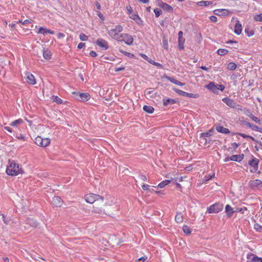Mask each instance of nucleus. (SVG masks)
Masks as SVG:
<instances>
[{"label":"nucleus","instance_id":"36","mask_svg":"<svg viewBox=\"0 0 262 262\" xmlns=\"http://www.w3.org/2000/svg\"><path fill=\"white\" fill-rule=\"evenodd\" d=\"M212 3L210 1H202L197 3V4L200 6H206L209 5H211Z\"/></svg>","mask_w":262,"mask_h":262},{"label":"nucleus","instance_id":"14","mask_svg":"<svg viewBox=\"0 0 262 262\" xmlns=\"http://www.w3.org/2000/svg\"><path fill=\"white\" fill-rule=\"evenodd\" d=\"M247 257L249 259L247 262H262V258L253 254H248Z\"/></svg>","mask_w":262,"mask_h":262},{"label":"nucleus","instance_id":"64","mask_svg":"<svg viewBox=\"0 0 262 262\" xmlns=\"http://www.w3.org/2000/svg\"><path fill=\"white\" fill-rule=\"evenodd\" d=\"M147 257L146 256L140 257L138 259V261H142L143 262L145 261L147 259Z\"/></svg>","mask_w":262,"mask_h":262},{"label":"nucleus","instance_id":"3","mask_svg":"<svg viewBox=\"0 0 262 262\" xmlns=\"http://www.w3.org/2000/svg\"><path fill=\"white\" fill-rule=\"evenodd\" d=\"M123 27L121 25H117L115 26L114 29L110 30L108 32V35L115 40L119 41L120 39V34L119 33L122 32Z\"/></svg>","mask_w":262,"mask_h":262},{"label":"nucleus","instance_id":"26","mask_svg":"<svg viewBox=\"0 0 262 262\" xmlns=\"http://www.w3.org/2000/svg\"><path fill=\"white\" fill-rule=\"evenodd\" d=\"M166 78L167 79H168L169 81H170L171 82H172L176 85H180V86H183L185 85V83H182V82L177 80V79H176L175 78H174L173 77L166 76Z\"/></svg>","mask_w":262,"mask_h":262},{"label":"nucleus","instance_id":"42","mask_svg":"<svg viewBox=\"0 0 262 262\" xmlns=\"http://www.w3.org/2000/svg\"><path fill=\"white\" fill-rule=\"evenodd\" d=\"M245 33L249 37L253 36L254 34L253 30H249V29H245Z\"/></svg>","mask_w":262,"mask_h":262},{"label":"nucleus","instance_id":"16","mask_svg":"<svg viewBox=\"0 0 262 262\" xmlns=\"http://www.w3.org/2000/svg\"><path fill=\"white\" fill-rule=\"evenodd\" d=\"M250 185L252 188L260 189L262 188V182L259 180H255L250 182Z\"/></svg>","mask_w":262,"mask_h":262},{"label":"nucleus","instance_id":"17","mask_svg":"<svg viewBox=\"0 0 262 262\" xmlns=\"http://www.w3.org/2000/svg\"><path fill=\"white\" fill-rule=\"evenodd\" d=\"M159 5L161 8L165 11L172 12L173 10V8L171 6L161 1L159 2Z\"/></svg>","mask_w":262,"mask_h":262},{"label":"nucleus","instance_id":"30","mask_svg":"<svg viewBox=\"0 0 262 262\" xmlns=\"http://www.w3.org/2000/svg\"><path fill=\"white\" fill-rule=\"evenodd\" d=\"M43 56L46 60H49L51 58V53L49 50H43Z\"/></svg>","mask_w":262,"mask_h":262},{"label":"nucleus","instance_id":"52","mask_svg":"<svg viewBox=\"0 0 262 262\" xmlns=\"http://www.w3.org/2000/svg\"><path fill=\"white\" fill-rule=\"evenodd\" d=\"M139 179L140 180H141V181H144V182H145V181H147V178H146V176H144V175H143V174H140V175L139 176Z\"/></svg>","mask_w":262,"mask_h":262},{"label":"nucleus","instance_id":"41","mask_svg":"<svg viewBox=\"0 0 262 262\" xmlns=\"http://www.w3.org/2000/svg\"><path fill=\"white\" fill-rule=\"evenodd\" d=\"M148 62L154 65V66H156L161 69L163 68V66L161 64H160V63H158V62H156L151 59L149 60H148Z\"/></svg>","mask_w":262,"mask_h":262},{"label":"nucleus","instance_id":"6","mask_svg":"<svg viewBox=\"0 0 262 262\" xmlns=\"http://www.w3.org/2000/svg\"><path fill=\"white\" fill-rule=\"evenodd\" d=\"M102 197L94 193L88 194L85 196V200L86 202L90 204H95V202L98 201Z\"/></svg>","mask_w":262,"mask_h":262},{"label":"nucleus","instance_id":"8","mask_svg":"<svg viewBox=\"0 0 262 262\" xmlns=\"http://www.w3.org/2000/svg\"><path fill=\"white\" fill-rule=\"evenodd\" d=\"M134 41L133 37L132 35L123 33L120 34V39H119L118 41H124L126 44L128 45H130L133 43Z\"/></svg>","mask_w":262,"mask_h":262},{"label":"nucleus","instance_id":"15","mask_svg":"<svg viewBox=\"0 0 262 262\" xmlns=\"http://www.w3.org/2000/svg\"><path fill=\"white\" fill-rule=\"evenodd\" d=\"M223 101L229 107L232 108H236L237 106L235 102L233 100L228 98H224Z\"/></svg>","mask_w":262,"mask_h":262},{"label":"nucleus","instance_id":"25","mask_svg":"<svg viewBox=\"0 0 262 262\" xmlns=\"http://www.w3.org/2000/svg\"><path fill=\"white\" fill-rule=\"evenodd\" d=\"M184 216L180 212H177L175 216V221L177 223H182L183 222Z\"/></svg>","mask_w":262,"mask_h":262},{"label":"nucleus","instance_id":"7","mask_svg":"<svg viewBox=\"0 0 262 262\" xmlns=\"http://www.w3.org/2000/svg\"><path fill=\"white\" fill-rule=\"evenodd\" d=\"M223 209V204L221 203H216L211 205L207 208V211L209 213H218Z\"/></svg>","mask_w":262,"mask_h":262},{"label":"nucleus","instance_id":"21","mask_svg":"<svg viewBox=\"0 0 262 262\" xmlns=\"http://www.w3.org/2000/svg\"><path fill=\"white\" fill-rule=\"evenodd\" d=\"M37 33L38 34H42L43 35H45L47 33H49L51 34H54V32L53 31H52L51 30L48 29H47L46 28H43V27H40L39 28L38 31L37 32Z\"/></svg>","mask_w":262,"mask_h":262},{"label":"nucleus","instance_id":"39","mask_svg":"<svg viewBox=\"0 0 262 262\" xmlns=\"http://www.w3.org/2000/svg\"><path fill=\"white\" fill-rule=\"evenodd\" d=\"M228 52V51L224 49H220L217 50V53L221 56L226 54Z\"/></svg>","mask_w":262,"mask_h":262},{"label":"nucleus","instance_id":"47","mask_svg":"<svg viewBox=\"0 0 262 262\" xmlns=\"http://www.w3.org/2000/svg\"><path fill=\"white\" fill-rule=\"evenodd\" d=\"M53 101L58 104H61L62 100L57 96H53Z\"/></svg>","mask_w":262,"mask_h":262},{"label":"nucleus","instance_id":"5","mask_svg":"<svg viewBox=\"0 0 262 262\" xmlns=\"http://www.w3.org/2000/svg\"><path fill=\"white\" fill-rule=\"evenodd\" d=\"M72 94L74 95L75 98L79 101H88L91 97L90 94L85 93L73 92Z\"/></svg>","mask_w":262,"mask_h":262},{"label":"nucleus","instance_id":"49","mask_svg":"<svg viewBox=\"0 0 262 262\" xmlns=\"http://www.w3.org/2000/svg\"><path fill=\"white\" fill-rule=\"evenodd\" d=\"M154 13L157 17H159L161 14V10L159 9H155Z\"/></svg>","mask_w":262,"mask_h":262},{"label":"nucleus","instance_id":"32","mask_svg":"<svg viewBox=\"0 0 262 262\" xmlns=\"http://www.w3.org/2000/svg\"><path fill=\"white\" fill-rule=\"evenodd\" d=\"M129 17L133 20H135L138 24H139L141 21V18L139 16L136 14H132L129 16Z\"/></svg>","mask_w":262,"mask_h":262},{"label":"nucleus","instance_id":"62","mask_svg":"<svg viewBox=\"0 0 262 262\" xmlns=\"http://www.w3.org/2000/svg\"><path fill=\"white\" fill-rule=\"evenodd\" d=\"M149 186L148 185H147V184H144L142 186V188L145 190H147L148 189V188H149Z\"/></svg>","mask_w":262,"mask_h":262},{"label":"nucleus","instance_id":"59","mask_svg":"<svg viewBox=\"0 0 262 262\" xmlns=\"http://www.w3.org/2000/svg\"><path fill=\"white\" fill-rule=\"evenodd\" d=\"M211 20L213 22H216L217 21V17L215 16H211L210 17Z\"/></svg>","mask_w":262,"mask_h":262},{"label":"nucleus","instance_id":"27","mask_svg":"<svg viewBox=\"0 0 262 262\" xmlns=\"http://www.w3.org/2000/svg\"><path fill=\"white\" fill-rule=\"evenodd\" d=\"M225 211L227 216L230 217L232 215L233 213L236 211H234L233 208L229 205H227L225 206Z\"/></svg>","mask_w":262,"mask_h":262},{"label":"nucleus","instance_id":"56","mask_svg":"<svg viewBox=\"0 0 262 262\" xmlns=\"http://www.w3.org/2000/svg\"><path fill=\"white\" fill-rule=\"evenodd\" d=\"M19 23H22L23 25H26L28 23H30V21L28 19H26L24 21H21V20H19Z\"/></svg>","mask_w":262,"mask_h":262},{"label":"nucleus","instance_id":"53","mask_svg":"<svg viewBox=\"0 0 262 262\" xmlns=\"http://www.w3.org/2000/svg\"><path fill=\"white\" fill-rule=\"evenodd\" d=\"M126 10L129 14H132L133 10L130 6H127L126 7Z\"/></svg>","mask_w":262,"mask_h":262},{"label":"nucleus","instance_id":"10","mask_svg":"<svg viewBox=\"0 0 262 262\" xmlns=\"http://www.w3.org/2000/svg\"><path fill=\"white\" fill-rule=\"evenodd\" d=\"M259 160L256 158H253L249 162V164L252 167V169H251V172H256L258 169V165Z\"/></svg>","mask_w":262,"mask_h":262},{"label":"nucleus","instance_id":"48","mask_svg":"<svg viewBox=\"0 0 262 262\" xmlns=\"http://www.w3.org/2000/svg\"><path fill=\"white\" fill-rule=\"evenodd\" d=\"M162 43L163 45V48L166 50L168 49V41L167 39H163Z\"/></svg>","mask_w":262,"mask_h":262},{"label":"nucleus","instance_id":"11","mask_svg":"<svg viewBox=\"0 0 262 262\" xmlns=\"http://www.w3.org/2000/svg\"><path fill=\"white\" fill-rule=\"evenodd\" d=\"M52 203L55 207H61L63 204V201L61 198L58 196H55L53 198Z\"/></svg>","mask_w":262,"mask_h":262},{"label":"nucleus","instance_id":"45","mask_svg":"<svg viewBox=\"0 0 262 262\" xmlns=\"http://www.w3.org/2000/svg\"><path fill=\"white\" fill-rule=\"evenodd\" d=\"M79 38L82 41H86L88 39V36L84 33H81L79 35Z\"/></svg>","mask_w":262,"mask_h":262},{"label":"nucleus","instance_id":"37","mask_svg":"<svg viewBox=\"0 0 262 262\" xmlns=\"http://www.w3.org/2000/svg\"><path fill=\"white\" fill-rule=\"evenodd\" d=\"M236 64L234 62H230L227 64V69L230 70H235L236 69Z\"/></svg>","mask_w":262,"mask_h":262},{"label":"nucleus","instance_id":"54","mask_svg":"<svg viewBox=\"0 0 262 262\" xmlns=\"http://www.w3.org/2000/svg\"><path fill=\"white\" fill-rule=\"evenodd\" d=\"M217 89L219 91L220 90L221 91H223L225 89V86L222 84H217Z\"/></svg>","mask_w":262,"mask_h":262},{"label":"nucleus","instance_id":"38","mask_svg":"<svg viewBox=\"0 0 262 262\" xmlns=\"http://www.w3.org/2000/svg\"><path fill=\"white\" fill-rule=\"evenodd\" d=\"M170 182V180H165L163 181H162V182H161L159 184V185H158V187H159V188H163L164 187H165L166 185H168Z\"/></svg>","mask_w":262,"mask_h":262},{"label":"nucleus","instance_id":"24","mask_svg":"<svg viewBox=\"0 0 262 262\" xmlns=\"http://www.w3.org/2000/svg\"><path fill=\"white\" fill-rule=\"evenodd\" d=\"M216 129L218 132L223 134H227L230 133V130L229 129L220 125H217L216 126Z\"/></svg>","mask_w":262,"mask_h":262},{"label":"nucleus","instance_id":"12","mask_svg":"<svg viewBox=\"0 0 262 262\" xmlns=\"http://www.w3.org/2000/svg\"><path fill=\"white\" fill-rule=\"evenodd\" d=\"M96 44L104 50H107L108 48L107 42L102 38L98 39L96 41Z\"/></svg>","mask_w":262,"mask_h":262},{"label":"nucleus","instance_id":"57","mask_svg":"<svg viewBox=\"0 0 262 262\" xmlns=\"http://www.w3.org/2000/svg\"><path fill=\"white\" fill-rule=\"evenodd\" d=\"M85 46V43L83 42H80L78 45L77 48L79 49H82Z\"/></svg>","mask_w":262,"mask_h":262},{"label":"nucleus","instance_id":"44","mask_svg":"<svg viewBox=\"0 0 262 262\" xmlns=\"http://www.w3.org/2000/svg\"><path fill=\"white\" fill-rule=\"evenodd\" d=\"M254 19L256 21H262V13L255 15Z\"/></svg>","mask_w":262,"mask_h":262},{"label":"nucleus","instance_id":"28","mask_svg":"<svg viewBox=\"0 0 262 262\" xmlns=\"http://www.w3.org/2000/svg\"><path fill=\"white\" fill-rule=\"evenodd\" d=\"M229 11L227 9H219L214 11V13L216 15H227Z\"/></svg>","mask_w":262,"mask_h":262},{"label":"nucleus","instance_id":"1","mask_svg":"<svg viewBox=\"0 0 262 262\" xmlns=\"http://www.w3.org/2000/svg\"><path fill=\"white\" fill-rule=\"evenodd\" d=\"M118 209V208L115 204L108 205L105 203L102 198L98 201L95 202L92 211L95 213L110 215Z\"/></svg>","mask_w":262,"mask_h":262},{"label":"nucleus","instance_id":"43","mask_svg":"<svg viewBox=\"0 0 262 262\" xmlns=\"http://www.w3.org/2000/svg\"><path fill=\"white\" fill-rule=\"evenodd\" d=\"M254 228L257 231L261 232L262 231V226L259 224L256 223L254 225Z\"/></svg>","mask_w":262,"mask_h":262},{"label":"nucleus","instance_id":"31","mask_svg":"<svg viewBox=\"0 0 262 262\" xmlns=\"http://www.w3.org/2000/svg\"><path fill=\"white\" fill-rule=\"evenodd\" d=\"M143 110L149 114H151L154 112V108L149 105H144L143 106Z\"/></svg>","mask_w":262,"mask_h":262},{"label":"nucleus","instance_id":"18","mask_svg":"<svg viewBox=\"0 0 262 262\" xmlns=\"http://www.w3.org/2000/svg\"><path fill=\"white\" fill-rule=\"evenodd\" d=\"M27 76V82L32 85H34L36 83V80L34 76L30 73L27 72L26 73Z\"/></svg>","mask_w":262,"mask_h":262},{"label":"nucleus","instance_id":"58","mask_svg":"<svg viewBox=\"0 0 262 262\" xmlns=\"http://www.w3.org/2000/svg\"><path fill=\"white\" fill-rule=\"evenodd\" d=\"M90 55L91 56L94 57L97 56V54L95 51H92L90 52Z\"/></svg>","mask_w":262,"mask_h":262},{"label":"nucleus","instance_id":"60","mask_svg":"<svg viewBox=\"0 0 262 262\" xmlns=\"http://www.w3.org/2000/svg\"><path fill=\"white\" fill-rule=\"evenodd\" d=\"M141 56L146 61L148 62V60H149L150 59L146 55L142 54H141Z\"/></svg>","mask_w":262,"mask_h":262},{"label":"nucleus","instance_id":"33","mask_svg":"<svg viewBox=\"0 0 262 262\" xmlns=\"http://www.w3.org/2000/svg\"><path fill=\"white\" fill-rule=\"evenodd\" d=\"M23 122V121L21 119H18L17 120H16L12 122L10 124V125L13 127H15L18 125L22 124Z\"/></svg>","mask_w":262,"mask_h":262},{"label":"nucleus","instance_id":"50","mask_svg":"<svg viewBox=\"0 0 262 262\" xmlns=\"http://www.w3.org/2000/svg\"><path fill=\"white\" fill-rule=\"evenodd\" d=\"M213 177H214V174H213L212 175L209 174L208 176H206L204 178V181L206 182L208 181H209V180H210L211 178H212Z\"/></svg>","mask_w":262,"mask_h":262},{"label":"nucleus","instance_id":"55","mask_svg":"<svg viewBox=\"0 0 262 262\" xmlns=\"http://www.w3.org/2000/svg\"><path fill=\"white\" fill-rule=\"evenodd\" d=\"M184 39H179V47L180 49H183L184 48V46H181V43L183 42Z\"/></svg>","mask_w":262,"mask_h":262},{"label":"nucleus","instance_id":"20","mask_svg":"<svg viewBox=\"0 0 262 262\" xmlns=\"http://www.w3.org/2000/svg\"><path fill=\"white\" fill-rule=\"evenodd\" d=\"M211 135L210 133H205L201 134L200 137V141L201 143H204V145H207V138H209Z\"/></svg>","mask_w":262,"mask_h":262},{"label":"nucleus","instance_id":"22","mask_svg":"<svg viewBox=\"0 0 262 262\" xmlns=\"http://www.w3.org/2000/svg\"><path fill=\"white\" fill-rule=\"evenodd\" d=\"M242 25L240 24L239 20H236L234 27V33L237 35H239L242 33Z\"/></svg>","mask_w":262,"mask_h":262},{"label":"nucleus","instance_id":"13","mask_svg":"<svg viewBox=\"0 0 262 262\" xmlns=\"http://www.w3.org/2000/svg\"><path fill=\"white\" fill-rule=\"evenodd\" d=\"M244 114L250 118L253 121L256 123H260V120L257 117H255L253 114H252L249 110H245L244 111Z\"/></svg>","mask_w":262,"mask_h":262},{"label":"nucleus","instance_id":"61","mask_svg":"<svg viewBox=\"0 0 262 262\" xmlns=\"http://www.w3.org/2000/svg\"><path fill=\"white\" fill-rule=\"evenodd\" d=\"M64 36H65L64 34L62 33H59L57 34V37L58 38H63V37H64Z\"/></svg>","mask_w":262,"mask_h":262},{"label":"nucleus","instance_id":"4","mask_svg":"<svg viewBox=\"0 0 262 262\" xmlns=\"http://www.w3.org/2000/svg\"><path fill=\"white\" fill-rule=\"evenodd\" d=\"M35 143L41 147H46L50 143V139L49 138H42L40 136H37L35 138Z\"/></svg>","mask_w":262,"mask_h":262},{"label":"nucleus","instance_id":"51","mask_svg":"<svg viewBox=\"0 0 262 262\" xmlns=\"http://www.w3.org/2000/svg\"><path fill=\"white\" fill-rule=\"evenodd\" d=\"M16 138L19 140H22L23 141L26 140V137L23 134H19L16 136Z\"/></svg>","mask_w":262,"mask_h":262},{"label":"nucleus","instance_id":"34","mask_svg":"<svg viewBox=\"0 0 262 262\" xmlns=\"http://www.w3.org/2000/svg\"><path fill=\"white\" fill-rule=\"evenodd\" d=\"M163 105L166 106L168 104H174L176 103V100L172 99H163Z\"/></svg>","mask_w":262,"mask_h":262},{"label":"nucleus","instance_id":"63","mask_svg":"<svg viewBox=\"0 0 262 262\" xmlns=\"http://www.w3.org/2000/svg\"><path fill=\"white\" fill-rule=\"evenodd\" d=\"M124 69H125L124 67H119V68H116L115 71L116 72H119V71H123Z\"/></svg>","mask_w":262,"mask_h":262},{"label":"nucleus","instance_id":"23","mask_svg":"<svg viewBox=\"0 0 262 262\" xmlns=\"http://www.w3.org/2000/svg\"><path fill=\"white\" fill-rule=\"evenodd\" d=\"M244 157L243 154L233 155L230 157V160L236 162H241Z\"/></svg>","mask_w":262,"mask_h":262},{"label":"nucleus","instance_id":"46","mask_svg":"<svg viewBox=\"0 0 262 262\" xmlns=\"http://www.w3.org/2000/svg\"><path fill=\"white\" fill-rule=\"evenodd\" d=\"M236 134H237L242 137H243L244 138H250L252 140H254V138L252 137V136L247 135L246 134H243V133H236Z\"/></svg>","mask_w":262,"mask_h":262},{"label":"nucleus","instance_id":"35","mask_svg":"<svg viewBox=\"0 0 262 262\" xmlns=\"http://www.w3.org/2000/svg\"><path fill=\"white\" fill-rule=\"evenodd\" d=\"M245 125L248 127H249V128H250L251 129L253 130H257V129H258V127L253 124H252L250 122H245Z\"/></svg>","mask_w":262,"mask_h":262},{"label":"nucleus","instance_id":"9","mask_svg":"<svg viewBox=\"0 0 262 262\" xmlns=\"http://www.w3.org/2000/svg\"><path fill=\"white\" fill-rule=\"evenodd\" d=\"M172 90H173V91H174L176 93H177L179 95L187 97H189V98H198L199 96L198 94L188 93L185 92L182 90H180L175 88H173Z\"/></svg>","mask_w":262,"mask_h":262},{"label":"nucleus","instance_id":"40","mask_svg":"<svg viewBox=\"0 0 262 262\" xmlns=\"http://www.w3.org/2000/svg\"><path fill=\"white\" fill-rule=\"evenodd\" d=\"M183 231L185 233L188 234H190L191 232V229L186 225H185L183 227Z\"/></svg>","mask_w":262,"mask_h":262},{"label":"nucleus","instance_id":"2","mask_svg":"<svg viewBox=\"0 0 262 262\" xmlns=\"http://www.w3.org/2000/svg\"><path fill=\"white\" fill-rule=\"evenodd\" d=\"M6 172L8 175L16 176L19 173H21L23 171L21 169L19 168L18 164L12 162L10 163L9 165L8 166L6 169Z\"/></svg>","mask_w":262,"mask_h":262},{"label":"nucleus","instance_id":"29","mask_svg":"<svg viewBox=\"0 0 262 262\" xmlns=\"http://www.w3.org/2000/svg\"><path fill=\"white\" fill-rule=\"evenodd\" d=\"M27 223L29 224V225L33 227H37L38 223L35 221L33 219H27Z\"/></svg>","mask_w":262,"mask_h":262},{"label":"nucleus","instance_id":"19","mask_svg":"<svg viewBox=\"0 0 262 262\" xmlns=\"http://www.w3.org/2000/svg\"><path fill=\"white\" fill-rule=\"evenodd\" d=\"M206 88L212 91L214 93L217 94L219 90L217 89V84L215 85L214 82H210L207 86Z\"/></svg>","mask_w":262,"mask_h":262}]
</instances>
